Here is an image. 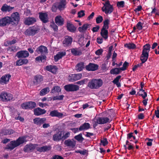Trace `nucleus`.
Returning a JSON list of instances; mask_svg holds the SVG:
<instances>
[{
  "mask_svg": "<svg viewBox=\"0 0 159 159\" xmlns=\"http://www.w3.org/2000/svg\"><path fill=\"white\" fill-rule=\"evenodd\" d=\"M23 64L22 59H19L16 62V65L17 66H21Z\"/></svg>",
  "mask_w": 159,
  "mask_h": 159,
  "instance_id": "4d7b16f0",
  "label": "nucleus"
},
{
  "mask_svg": "<svg viewBox=\"0 0 159 159\" xmlns=\"http://www.w3.org/2000/svg\"><path fill=\"white\" fill-rule=\"evenodd\" d=\"M101 143L103 146H105L108 144V142L106 138H104L101 140Z\"/></svg>",
  "mask_w": 159,
  "mask_h": 159,
  "instance_id": "8fccbe9b",
  "label": "nucleus"
},
{
  "mask_svg": "<svg viewBox=\"0 0 159 159\" xmlns=\"http://www.w3.org/2000/svg\"><path fill=\"white\" fill-rule=\"evenodd\" d=\"M151 48L150 45L149 44H147L143 46V49L142 51H144V52H148V53L150 50Z\"/></svg>",
  "mask_w": 159,
  "mask_h": 159,
  "instance_id": "ea45409f",
  "label": "nucleus"
},
{
  "mask_svg": "<svg viewBox=\"0 0 159 159\" xmlns=\"http://www.w3.org/2000/svg\"><path fill=\"white\" fill-rule=\"evenodd\" d=\"M148 57V53L142 51L140 56V60L142 62H145L147 60Z\"/></svg>",
  "mask_w": 159,
  "mask_h": 159,
  "instance_id": "cd10ccee",
  "label": "nucleus"
},
{
  "mask_svg": "<svg viewBox=\"0 0 159 159\" xmlns=\"http://www.w3.org/2000/svg\"><path fill=\"white\" fill-rule=\"evenodd\" d=\"M39 17L41 21L44 23H46L48 21V15L45 13H39Z\"/></svg>",
  "mask_w": 159,
  "mask_h": 159,
  "instance_id": "2eb2a0df",
  "label": "nucleus"
},
{
  "mask_svg": "<svg viewBox=\"0 0 159 159\" xmlns=\"http://www.w3.org/2000/svg\"><path fill=\"white\" fill-rule=\"evenodd\" d=\"M23 150L25 152L29 151L30 150V144L25 145L24 148Z\"/></svg>",
  "mask_w": 159,
  "mask_h": 159,
  "instance_id": "bf43d9fd",
  "label": "nucleus"
},
{
  "mask_svg": "<svg viewBox=\"0 0 159 159\" xmlns=\"http://www.w3.org/2000/svg\"><path fill=\"white\" fill-rule=\"evenodd\" d=\"M34 114L35 116H39L45 114L46 111L44 109L38 107L34 109Z\"/></svg>",
  "mask_w": 159,
  "mask_h": 159,
  "instance_id": "dca6fc26",
  "label": "nucleus"
},
{
  "mask_svg": "<svg viewBox=\"0 0 159 159\" xmlns=\"http://www.w3.org/2000/svg\"><path fill=\"white\" fill-rule=\"evenodd\" d=\"M103 20L102 17L101 16H99L96 18V22L97 24L100 23L102 22Z\"/></svg>",
  "mask_w": 159,
  "mask_h": 159,
  "instance_id": "864d4df0",
  "label": "nucleus"
},
{
  "mask_svg": "<svg viewBox=\"0 0 159 159\" xmlns=\"http://www.w3.org/2000/svg\"><path fill=\"white\" fill-rule=\"evenodd\" d=\"M43 78L42 75H36L34 76L33 81L34 84L35 85H37L40 84L41 82L43 81Z\"/></svg>",
  "mask_w": 159,
  "mask_h": 159,
  "instance_id": "4468645a",
  "label": "nucleus"
},
{
  "mask_svg": "<svg viewBox=\"0 0 159 159\" xmlns=\"http://www.w3.org/2000/svg\"><path fill=\"white\" fill-rule=\"evenodd\" d=\"M26 142L25 137H19L16 140H12L10 141L9 143L6 145L4 149L10 151L12 150L15 148L23 144L24 143Z\"/></svg>",
  "mask_w": 159,
  "mask_h": 159,
  "instance_id": "f257e3e1",
  "label": "nucleus"
},
{
  "mask_svg": "<svg viewBox=\"0 0 159 159\" xmlns=\"http://www.w3.org/2000/svg\"><path fill=\"white\" fill-rule=\"evenodd\" d=\"M50 115L52 117L57 116L59 117L62 116L63 115L62 113L58 112L56 110H54L50 112Z\"/></svg>",
  "mask_w": 159,
  "mask_h": 159,
  "instance_id": "72a5a7b5",
  "label": "nucleus"
},
{
  "mask_svg": "<svg viewBox=\"0 0 159 159\" xmlns=\"http://www.w3.org/2000/svg\"><path fill=\"white\" fill-rule=\"evenodd\" d=\"M66 26L67 30L71 32H74L76 30V28L74 25L69 22H67Z\"/></svg>",
  "mask_w": 159,
  "mask_h": 159,
  "instance_id": "c85d7f7f",
  "label": "nucleus"
},
{
  "mask_svg": "<svg viewBox=\"0 0 159 159\" xmlns=\"http://www.w3.org/2000/svg\"><path fill=\"white\" fill-rule=\"evenodd\" d=\"M29 52L26 50H21L17 52L16 54V56L18 58H26L29 56Z\"/></svg>",
  "mask_w": 159,
  "mask_h": 159,
  "instance_id": "9b49d317",
  "label": "nucleus"
},
{
  "mask_svg": "<svg viewBox=\"0 0 159 159\" xmlns=\"http://www.w3.org/2000/svg\"><path fill=\"white\" fill-rule=\"evenodd\" d=\"M84 63L83 62H80L78 63L75 66V70L78 71L80 72L84 68Z\"/></svg>",
  "mask_w": 159,
  "mask_h": 159,
  "instance_id": "c756f323",
  "label": "nucleus"
},
{
  "mask_svg": "<svg viewBox=\"0 0 159 159\" xmlns=\"http://www.w3.org/2000/svg\"><path fill=\"white\" fill-rule=\"evenodd\" d=\"M61 91V89L59 86H54L52 88L51 90V93H59Z\"/></svg>",
  "mask_w": 159,
  "mask_h": 159,
  "instance_id": "e433bc0d",
  "label": "nucleus"
},
{
  "mask_svg": "<svg viewBox=\"0 0 159 159\" xmlns=\"http://www.w3.org/2000/svg\"><path fill=\"white\" fill-rule=\"evenodd\" d=\"M121 70L120 68H116L111 69L110 71V73L111 74H118L120 73Z\"/></svg>",
  "mask_w": 159,
  "mask_h": 159,
  "instance_id": "4c0bfd02",
  "label": "nucleus"
},
{
  "mask_svg": "<svg viewBox=\"0 0 159 159\" xmlns=\"http://www.w3.org/2000/svg\"><path fill=\"white\" fill-rule=\"evenodd\" d=\"M11 77V75L9 74H6L2 76L0 78V84H7L9 82Z\"/></svg>",
  "mask_w": 159,
  "mask_h": 159,
  "instance_id": "9d476101",
  "label": "nucleus"
},
{
  "mask_svg": "<svg viewBox=\"0 0 159 159\" xmlns=\"http://www.w3.org/2000/svg\"><path fill=\"white\" fill-rule=\"evenodd\" d=\"M78 17H81L84 16L85 15L84 11L81 10L78 13Z\"/></svg>",
  "mask_w": 159,
  "mask_h": 159,
  "instance_id": "6e6d98bb",
  "label": "nucleus"
},
{
  "mask_svg": "<svg viewBox=\"0 0 159 159\" xmlns=\"http://www.w3.org/2000/svg\"><path fill=\"white\" fill-rule=\"evenodd\" d=\"M24 23L28 25H30V17H28V18L25 19Z\"/></svg>",
  "mask_w": 159,
  "mask_h": 159,
  "instance_id": "338daca9",
  "label": "nucleus"
},
{
  "mask_svg": "<svg viewBox=\"0 0 159 159\" xmlns=\"http://www.w3.org/2000/svg\"><path fill=\"white\" fill-rule=\"evenodd\" d=\"M146 140H148L149 142L147 143V145L148 146H151L152 145V141H153V139H150L149 138H147Z\"/></svg>",
  "mask_w": 159,
  "mask_h": 159,
  "instance_id": "69168bd1",
  "label": "nucleus"
},
{
  "mask_svg": "<svg viewBox=\"0 0 159 159\" xmlns=\"http://www.w3.org/2000/svg\"><path fill=\"white\" fill-rule=\"evenodd\" d=\"M13 96L10 93L3 91L0 94V99L3 102H8L13 100Z\"/></svg>",
  "mask_w": 159,
  "mask_h": 159,
  "instance_id": "20e7f679",
  "label": "nucleus"
},
{
  "mask_svg": "<svg viewBox=\"0 0 159 159\" xmlns=\"http://www.w3.org/2000/svg\"><path fill=\"white\" fill-rule=\"evenodd\" d=\"M36 51L42 54H44L47 52L48 49L46 47L42 45L39 46Z\"/></svg>",
  "mask_w": 159,
  "mask_h": 159,
  "instance_id": "7c9ffc66",
  "label": "nucleus"
},
{
  "mask_svg": "<svg viewBox=\"0 0 159 159\" xmlns=\"http://www.w3.org/2000/svg\"><path fill=\"white\" fill-rule=\"evenodd\" d=\"M65 90L68 92L75 91L79 90V86L72 84L66 85L64 86Z\"/></svg>",
  "mask_w": 159,
  "mask_h": 159,
  "instance_id": "6e6552de",
  "label": "nucleus"
},
{
  "mask_svg": "<svg viewBox=\"0 0 159 159\" xmlns=\"http://www.w3.org/2000/svg\"><path fill=\"white\" fill-rule=\"evenodd\" d=\"M15 132L14 130L11 129H3L1 130V133L2 134V135L6 136L11 135Z\"/></svg>",
  "mask_w": 159,
  "mask_h": 159,
  "instance_id": "a211bd4d",
  "label": "nucleus"
},
{
  "mask_svg": "<svg viewBox=\"0 0 159 159\" xmlns=\"http://www.w3.org/2000/svg\"><path fill=\"white\" fill-rule=\"evenodd\" d=\"M102 84L103 81L101 79H93L89 82L88 86L91 89H97Z\"/></svg>",
  "mask_w": 159,
  "mask_h": 159,
  "instance_id": "7ed1b4c3",
  "label": "nucleus"
},
{
  "mask_svg": "<svg viewBox=\"0 0 159 159\" xmlns=\"http://www.w3.org/2000/svg\"><path fill=\"white\" fill-rule=\"evenodd\" d=\"M57 68L56 66L52 65L47 66L46 67V70L53 74L56 73Z\"/></svg>",
  "mask_w": 159,
  "mask_h": 159,
  "instance_id": "b1692460",
  "label": "nucleus"
},
{
  "mask_svg": "<svg viewBox=\"0 0 159 159\" xmlns=\"http://www.w3.org/2000/svg\"><path fill=\"white\" fill-rule=\"evenodd\" d=\"M102 11L107 14H110L113 11V8L112 5H111L109 1H107L105 4H104V6L102 8Z\"/></svg>",
  "mask_w": 159,
  "mask_h": 159,
  "instance_id": "39448f33",
  "label": "nucleus"
},
{
  "mask_svg": "<svg viewBox=\"0 0 159 159\" xmlns=\"http://www.w3.org/2000/svg\"><path fill=\"white\" fill-rule=\"evenodd\" d=\"M64 144L68 148L72 149L75 146L76 142L73 139H68L65 141Z\"/></svg>",
  "mask_w": 159,
  "mask_h": 159,
  "instance_id": "1a4fd4ad",
  "label": "nucleus"
},
{
  "mask_svg": "<svg viewBox=\"0 0 159 159\" xmlns=\"http://www.w3.org/2000/svg\"><path fill=\"white\" fill-rule=\"evenodd\" d=\"M68 79L70 82L75 81L74 74H70L68 76Z\"/></svg>",
  "mask_w": 159,
  "mask_h": 159,
  "instance_id": "09e8293b",
  "label": "nucleus"
},
{
  "mask_svg": "<svg viewBox=\"0 0 159 159\" xmlns=\"http://www.w3.org/2000/svg\"><path fill=\"white\" fill-rule=\"evenodd\" d=\"M21 107L23 109H27L30 108V102L23 103L21 104Z\"/></svg>",
  "mask_w": 159,
  "mask_h": 159,
  "instance_id": "a19ab883",
  "label": "nucleus"
},
{
  "mask_svg": "<svg viewBox=\"0 0 159 159\" xmlns=\"http://www.w3.org/2000/svg\"><path fill=\"white\" fill-rule=\"evenodd\" d=\"M52 159H64L61 156L58 155H55L53 156Z\"/></svg>",
  "mask_w": 159,
  "mask_h": 159,
  "instance_id": "e2e57ef3",
  "label": "nucleus"
},
{
  "mask_svg": "<svg viewBox=\"0 0 159 159\" xmlns=\"http://www.w3.org/2000/svg\"><path fill=\"white\" fill-rule=\"evenodd\" d=\"M72 40L73 39L71 37L68 36H65L63 42L64 46L66 47L70 45L72 43Z\"/></svg>",
  "mask_w": 159,
  "mask_h": 159,
  "instance_id": "ddd939ff",
  "label": "nucleus"
},
{
  "mask_svg": "<svg viewBox=\"0 0 159 159\" xmlns=\"http://www.w3.org/2000/svg\"><path fill=\"white\" fill-rule=\"evenodd\" d=\"M125 2L123 1L118 2L117 3V6L120 7H123L124 6Z\"/></svg>",
  "mask_w": 159,
  "mask_h": 159,
  "instance_id": "5fc2aeb1",
  "label": "nucleus"
},
{
  "mask_svg": "<svg viewBox=\"0 0 159 159\" xmlns=\"http://www.w3.org/2000/svg\"><path fill=\"white\" fill-rule=\"evenodd\" d=\"M11 19L12 25H17L19 23L20 18L19 13L16 12L13 13L9 16Z\"/></svg>",
  "mask_w": 159,
  "mask_h": 159,
  "instance_id": "423d86ee",
  "label": "nucleus"
},
{
  "mask_svg": "<svg viewBox=\"0 0 159 159\" xmlns=\"http://www.w3.org/2000/svg\"><path fill=\"white\" fill-rule=\"evenodd\" d=\"M109 119L107 117H101L97 120L96 122L99 124H103L109 122Z\"/></svg>",
  "mask_w": 159,
  "mask_h": 159,
  "instance_id": "6ab92c4d",
  "label": "nucleus"
},
{
  "mask_svg": "<svg viewBox=\"0 0 159 159\" xmlns=\"http://www.w3.org/2000/svg\"><path fill=\"white\" fill-rule=\"evenodd\" d=\"M66 55V52L65 51L59 52L57 53L56 55L54 57V60L56 62L62 57Z\"/></svg>",
  "mask_w": 159,
  "mask_h": 159,
  "instance_id": "412c9836",
  "label": "nucleus"
},
{
  "mask_svg": "<svg viewBox=\"0 0 159 159\" xmlns=\"http://www.w3.org/2000/svg\"><path fill=\"white\" fill-rule=\"evenodd\" d=\"M67 3L66 0H60L59 2L54 3L52 7V10L53 12H56L58 9L61 11L63 10L66 7Z\"/></svg>",
  "mask_w": 159,
  "mask_h": 159,
  "instance_id": "f03ea898",
  "label": "nucleus"
},
{
  "mask_svg": "<svg viewBox=\"0 0 159 159\" xmlns=\"http://www.w3.org/2000/svg\"><path fill=\"white\" fill-rule=\"evenodd\" d=\"M63 135L62 136V140H64L68 138L70 135V133L69 132H67L66 133H65L64 132H63Z\"/></svg>",
  "mask_w": 159,
  "mask_h": 159,
  "instance_id": "de8ad7c7",
  "label": "nucleus"
},
{
  "mask_svg": "<svg viewBox=\"0 0 159 159\" xmlns=\"http://www.w3.org/2000/svg\"><path fill=\"white\" fill-rule=\"evenodd\" d=\"M14 8V7H11L6 4H4L2 6L1 8V10L3 12H9Z\"/></svg>",
  "mask_w": 159,
  "mask_h": 159,
  "instance_id": "a878e982",
  "label": "nucleus"
},
{
  "mask_svg": "<svg viewBox=\"0 0 159 159\" xmlns=\"http://www.w3.org/2000/svg\"><path fill=\"white\" fill-rule=\"evenodd\" d=\"M129 63L125 61L123 64V66L120 68L121 70H124L126 69L127 67L128 66Z\"/></svg>",
  "mask_w": 159,
  "mask_h": 159,
  "instance_id": "603ef678",
  "label": "nucleus"
},
{
  "mask_svg": "<svg viewBox=\"0 0 159 159\" xmlns=\"http://www.w3.org/2000/svg\"><path fill=\"white\" fill-rule=\"evenodd\" d=\"M75 139L79 141H82L84 139L82 137V134H80L77 135H76L75 137Z\"/></svg>",
  "mask_w": 159,
  "mask_h": 159,
  "instance_id": "49530a36",
  "label": "nucleus"
},
{
  "mask_svg": "<svg viewBox=\"0 0 159 159\" xmlns=\"http://www.w3.org/2000/svg\"><path fill=\"white\" fill-rule=\"evenodd\" d=\"M63 132H59L57 133L54 134L53 136V140L55 141H59L62 140V133Z\"/></svg>",
  "mask_w": 159,
  "mask_h": 159,
  "instance_id": "bb28decb",
  "label": "nucleus"
},
{
  "mask_svg": "<svg viewBox=\"0 0 159 159\" xmlns=\"http://www.w3.org/2000/svg\"><path fill=\"white\" fill-rule=\"evenodd\" d=\"M39 27L36 25L30 27V35H34L39 32Z\"/></svg>",
  "mask_w": 159,
  "mask_h": 159,
  "instance_id": "4be33fe9",
  "label": "nucleus"
},
{
  "mask_svg": "<svg viewBox=\"0 0 159 159\" xmlns=\"http://www.w3.org/2000/svg\"><path fill=\"white\" fill-rule=\"evenodd\" d=\"M136 26L137 29L139 30H141L142 29V24L140 22H139L137 24Z\"/></svg>",
  "mask_w": 159,
  "mask_h": 159,
  "instance_id": "680f3d73",
  "label": "nucleus"
},
{
  "mask_svg": "<svg viewBox=\"0 0 159 159\" xmlns=\"http://www.w3.org/2000/svg\"><path fill=\"white\" fill-rule=\"evenodd\" d=\"M71 52L75 56H80L82 54L81 51L76 48H72L71 50Z\"/></svg>",
  "mask_w": 159,
  "mask_h": 159,
  "instance_id": "473e14b6",
  "label": "nucleus"
},
{
  "mask_svg": "<svg viewBox=\"0 0 159 159\" xmlns=\"http://www.w3.org/2000/svg\"><path fill=\"white\" fill-rule=\"evenodd\" d=\"M51 149L50 145L43 146L37 148V150L40 152H45L48 151Z\"/></svg>",
  "mask_w": 159,
  "mask_h": 159,
  "instance_id": "393cba45",
  "label": "nucleus"
},
{
  "mask_svg": "<svg viewBox=\"0 0 159 159\" xmlns=\"http://www.w3.org/2000/svg\"><path fill=\"white\" fill-rule=\"evenodd\" d=\"M46 57L45 56H39L36 57L35 60L38 61H40L41 62L45 61Z\"/></svg>",
  "mask_w": 159,
  "mask_h": 159,
  "instance_id": "37998d69",
  "label": "nucleus"
},
{
  "mask_svg": "<svg viewBox=\"0 0 159 159\" xmlns=\"http://www.w3.org/2000/svg\"><path fill=\"white\" fill-rule=\"evenodd\" d=\"M86 81V79H84L76 82V84L80 85H83L85 84Z\"/></svg>",
  "mask_w": 159,
  "mask_h": 159,
  "instance_id": "13d9d810",
  "label": "nucleus"
},
{
  "mask_svg": "<svg viewBox=\"0 0 159 159\" xmlns=\"http://www.w3.org/2000/svg\"><path fill=\"white\" fill-rule=\"evenodd\" d=\"M141 92V93H138L137 94L141 96L143 99H145L147 96V93L145 92L144 90L143 89H140V92Z\"/></svg>",
  "mask_w": 159,
  "mask_h": 159,
  "instance_id": "58836bf2",
  "label": "nucleus"
},
{
  "mask_svg": "<svg viewBox=\"0 0 159 159\" xmlns=\"http://www.w3.org/2000/svg\"><path fill=\"white\" fill-rule=\"evenodd\" d=\"M125 47L129 49H134L136 48V45L133 43H129L125 45Z\"/></svg>",
  "mask_w": 159,
  "mask_h": 159,
  "instance_id": "79ce46f5",
  "label": "nucleus"
},
{
  "mask_svg": "<svg viewBox=\"0 0 159 159\" xmlns=\"http://www.w3.org/2000/svg\"><path fill=\"white\" fill-rule=\"evenodd\" d=\"M98 66L97 64L90 63L85 66L86 69L89 71H94L97 70Z\"/></svg>",
  "mask_w": 159,
  "mask_h": 159,
  "instance_id": "f8f14e48",
  "label": "nucleus"
},
{
  "mask_svg": "<svg viewBox=\"0 0 159 159\" xmlns=\"http://www.w3.org/2000/svg\"><path fill=\"white\" fill-rule=\"evenodd\" d=\"M64 96L63 95H61L59 96H57L54 97L53 98V100H62L63 99Z\"/></svg>",
  "mask_w": 159,
  "mask_h": 159,
  "instance_id": "c03bdc74",
  "label": "nucleus"
},
{
  "mask_svg": "<svg viewBox=\"0 0 159 159\" xmlns=\"http://www.w3.org/2000/svg\"><path fill=\"white\" fill-rule=\"evenodd\" d=\"M46 121V119L45 118H36L33 120V122L34 124L39 126L41 125L42 124H43Z\"/></svg>",
  "mask_w": 159,
  "mask_h": 159,
  "instance_id": "f3484780",
  "label": "nucleus"
},
{
  "mask_svg": "<svg viewBox=\"0 0 159 159\" xmlns=\"http://www.w3.org/2000/svg\"><path fill=\"white\" fill-rule=\"evenodd\" d=\"M101 35L105 40L107 39L108 37V31L107 30H101Z\"/></svg>",
  "mask_w": 159,
  "mask_h": 159,
  "instance_id": "f704fd0d",
  "label": "nucleus"
},
{
  "mask_svg": "<svg viewBox=\"0 0 159 159\" xmlns=\"http://www.w3.org/2000/svg\"><path fill=\"white\" fill-rule=\"evenodd\" d=\"M51 27L55 31H57L58 30V27L54 23H51L50 25Z\"/></svg>",
  "mask_w": 159,
  "mask_h": 159,
  "instance_id": "3c124183",
  "label": "nucleus"
},
{
  "mask_svg": "<svg viewBox=\"0 0 159 159\" xmlns=\"http://www.w3.org/2000/svg\"><path fill=\"white\" fill-rule=\"evenodd\" d=\"M121 76L120 75H119L115 78L113 81V83L114 84H116L119 82V79L121 78Z\"/></svg>",
  "mask_w": 159,
  "mask_h": 159,
  "instance_id": "052dcab7",
  "label": "nucleus"
},
{
  "mask_svg": "<svg viewBox=\"0 0 159 159\" xmlns=\"http://www.w3.org/2000/svg\"><path fill=\"white\" fill-rule=\"evenodd\" d=\"M7 43L8 44H10V45H11L13 44H14L16 43L17 41L15 39H13L11 41H7Z\"/></svg>",
  "mask_w": 159,
  "mask_h": 159,
  "instance_id": "0e129e2a",
  "label": "nucleus"
},
{
  "mask_svg": "<svg viewBox=\"0 0 159 159\" xmlns=\"http://www.w3.org/2000/svg\"><path fill=\"white\" fill-rule=\"evenodd\" d=\"M49 91V89L48 87L45 88L40 91V94L41 96L44 95L48 93Z\"/></svg>",
  "mask_w": 159,
  "mask_h": 159,
  "instance_id": "c9c22d12",
  "label": "nucleus"
},
{
  "mask_svg": "<svg viewBox=\"0 0 159 159\" xmlns=\"http://www.w3.org/2000/svg\"><path fill=\"white\" fill-rule=\"evenodd\" d=\"M90 127V125L88 123H85L82 125L79 128L80 131H82L84 130H87Z\"/></svg>",
  "mask_w": 159,
  "mask_h": 159,
  "instance_id": "2f4dec72",
  "label": "nucleus"
},
{
  "mask_svg": "<svg viewBox=\"0 0 159 159\" xmlns=\"http://www.w3.org/2000/svg\"><path fill=\"white\" fill-rule=\"evenodd\" d=\"M82 77V74L81 73L75 74V81L80 79Z\"/></svg>",
  "mask_w": 159,
  "mask_h": 159,
  "instance_id": "a18cd8bd",
  "label": "nucleus"
},
{
  "mask_svg": "<svg viewBox=\"0 0 159 159\" xmlns=\"http://www.w3.org/2000/svg\"><path fill=\"white\" fill-rule=\"evenodd\" d=\"M102 49H98L95 52V54L98 55H101L102 52Z\"/></svg>",
  "mask_w": 159,
  "mask_h": 159,
  "instance_id": "774afa93",
  "label": "nucleus"
},
{
  "mask_svg": "<svg viewBox=\"0 0 159 159\" xmlns=\"http://www.w3.org/2000/svg\"><path fill=\"white\" fill-rule=\"evenodd\" d=\"M55 23L58 25L61 26L64 24V20L61 16H58L55 17Z\"/></svg>",
  "mask_w": 159,
  "mask_h": 159,
  "instance_id": "aec40b11",
  "label": "nucleus"
},
{
  "mask_svg": "<svg viewBox=\"0 0 159 159\" xmlns=\"http://www.w3.org/2000/svg\"><path fill=\"white\" fill-rule=\"evenodd\" d=\"M91 26V25L90 24H84L82 27H79L78 28V30L80 32L84 33L88 29H89Z\"/></svg>",
  "mask_w": 159,
  "mask_h": 159,
  "instance_id": "5701e85b",
  "label": "nucleus"
},
{
  "mask_svg": "<svg viewBox=\"0 0 159 159\" xmlns=\"http://www.w3.org/2000/svg\"><path fill=\"white\" fill-rule=\"evenodd\" d=\"M12 25L11 19L9 16H6L0 19V27H4Z\"/></svg>",
  "mask_w": 159,
  "mask_h": 159,
  "instance_id": "0eeeda50",
  "label": "nucleus"
}]
</instances>
